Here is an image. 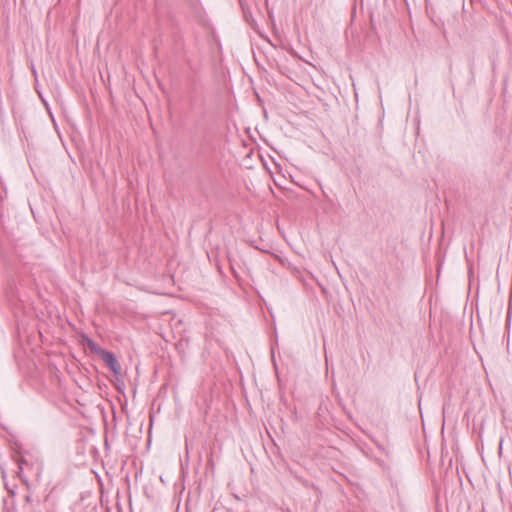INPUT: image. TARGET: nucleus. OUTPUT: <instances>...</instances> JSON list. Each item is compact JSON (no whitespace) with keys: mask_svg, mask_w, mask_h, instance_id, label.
I'll return each instance as SVG.
<instances>
[{"mask_svg":"<svg viewBox=\"0 0 512 512\" xmlns=\"http://www.w3.org/2000/svg\"><path fill=\"white\" fill-rule=\"evenodd\" d=\"M96 351L106 366L109 367V369L114 373V375H119L121 372V366L114 354L104 349H99Z\"/></svg>","mask_w":512,"mask_h":512,"instance_id":"f257e3e1","label":"nucleus"},{"mask_svg":"<svg viewBox=\"0 0 512 512\" xmlns=\"http://www.w3.org/2000/svg\"><path fill=\"white\" fill-rule=\"evenodd\" d=\"M88 345H89V347H90L91 349H93V350L95 349V344H94V342H93V341H89V342H88Z\"/></svg>","mask_w":512,"mask_h":512,"instance_id":"f03ea898","label":"nucleus"},{"mask_svg":"<svg viewBox=\"0 0 512 512\" xmlns=\"http://www.w3.org/2000/svg\"><path fill=\"white\" fill-rule=\"evenodd\" d=\"M25 500H26V502H30V501H31V496H30V495H27V496L25 497Z\"/></svg>","mask_w":512,"mask_h":512,"instance_id":"7ed1b4c3","label":"nucleus"},{"mask_svg":"<svg viewBox=\"0 0 512 512\" xmlns=\"http://www.w3.org/2000/svg\"><path fill=\"white\" fill-rule=\"evenodd\" d=\"M32 512H40V511H32Z\"/></svg>","mask_w":512,"mask_h":512,"instance_id":"20e7f679","label":"nucleus"}]
</instances>
